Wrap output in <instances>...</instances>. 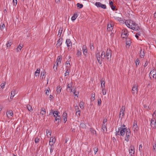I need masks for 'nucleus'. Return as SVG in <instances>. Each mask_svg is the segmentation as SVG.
Masks as SVG:
<instances>
[{
    "mask_svg": "<svg viewBox=\"0 0 156 156\" xmlns=\"http://www.w3.org/2000/svg\"><path fill=\"white\" fill-rule=\"evenodd\" d=\"M16 91L15 90H13L11 94V96L10 97V98L11 99H12L14 97Z\"/></svg>",
    "mask_w": 156,
    "mask_h": 156,
    "instance_id": "31",
    "label": "nucleus"
},
{
    "mask_svg": "<svg viewBox=\"0 0 156 156\" xmlns=\"http://www.w3.org/2000/svg\"><path fill=\"white\" fill-rule=\"evenodd\" d=\"M46 74V72L44 70L43 71H42L41 72V75L40 77L42 78V79L44 78L45 77L44 76Z\"/></svg>",
    "mask_w": 156,
    "mask_h": 156,
    "instance_id": "28",
    "label": "nucleus"
},
{
    "mask_svg": "<svg viewBox=\"0 0 156 156\" xmlns=\"http://www.w3.org/2000/svg\"><path fill=\"white\" fill-rule=\"evenodd\" d=\"M140 35V33H137L136 34L135 36L137 39H138L139 36Z\"/></svg>",
    "mask_w": 156,
    "mask_h": 156,
    "instance_id": "58",
    "label": "nucleus"
},
{
    "mask_svg": "<svg viewBox=\"0 0 156 156\" xmlns=\"http://www.w3.org/2000/svg\"><path fill=\"white\" fill-rule=\"evenodd\" d=\"M152 116L153 118H155L156 117V110L154 111L153 115Z\"/></svg>",
    "mask_w": 156,
    "mask_h": 156,
    "instance_id": "56",
    "label": "nucleus"
},
{
    "mask_svg": "<svg viewBox=\"0 0 156 156\" xmlns=\"http://www.w3.org/2000/svg\"><path fill=\"white\" fill-rule=\"evenodd\" d=\"M27 108L28 110L30 112L33 111V109L32 107L30 105H27Z\"/></svg>",
    "mask_w": 156,
    "mask_h": 156,
    "instance_id": "35",
    "label": "nucleus"
},
{
    "mask_svg": "<svg viewBox=\"0 0 156 156\" xmlns=\"http://www.w3.org/2000/svg\"><path fill=\"white\" fill-rule=\"evenodd\" d=\"M101 99H98V105H100L101 104Z\"/></svg>",
    "mask_w": 156,
    "mask_h": 156,
    "instance_id": "62",
    "label": "nucleus"
},
{
    "mask_svg": "<svg viewBox=\"0 0 156 156\" xmlns=\"http://www.w3.org/2000/svg\"><path fill=\"white\" fill-rule=\"evenodd\" d=\"M128 129L126 128V127L124 124L121 125L120 127L118 128L117 130H116L115 133L116 136H124L126 133Z\"/></svg>",
    "mask_w": 156,
    "mask_h": 156,
    "instance_id": "2",
    "label": "nucleus"
},
{
    "mask_svg": "<svg viewBox=\"0 0 156 156\" xmlns=\"http://www.w3.org/2000/svg\"><path fill=\"white\" fill-rule=\"evenodd\" d=\"M80 107L81 108H83V102L81 101L80 105H79Z\"/></svg>",
    "mask_w": 156,
    "mask_h": 156,
    "instance_id": "50",
    "label": "nucleus"
},
{
    "mask_svg": "<svg viewBox=\"0 0 156 156\" xmlns=\"http://www.w3.org/2000/svg\"><path fill=\"white\" fill-rule=\"evenodd\" d=\"M13 5L15 6L17 4V0H13Z\"/></svg>",
    "mask_w": 156,
    "mask_h": 156,
    "instance_id": "53",
    "label": "nucleus"
},
{
    "mask_svg": "<svg viewBox=\"0 0 156 156\" xmlns=\"http://www.w3.org/2000/svg\"><path fill=\"white\" fill-rule=\"evenodd\" d=\"M150 76H153V78H156V69H153L150 73Z\"/></svg>",
    "mask_w": 156,
    "mask_h": 156,
    "instance_id": "15",
    "label": "nucleus"
},
{
    "mask_svg": "<svg viewBox=\"0 0 156 156\" xmlns=\"http://www.w3.org/2000/svg\"><path fill=\"white\" fill-rule=\"evenodd\" d=\"M62 88L60 86H58L57 88L56 91L58 94H60L61 92Z\"/></svg>",
    "mask_w": 156,
    "mask_h": 156,
    "instance_id": "36",
    "label": "nucleus"
},
{
    "mask_svg": "<svg viewBox=\"0 0 156 156\" xmlns=\"http://www.w3.org/2000/svg\"><path fill=\"white\" fill-rule=\"evenodd\" d=\"M52 112V113H53V115L54 117H55L56 116H60L59 115L60 114V112L57 111H53L52 109H51V112H50L49 115H50V113L51 112Z\"/></svg>",
    "mask_w": 156,
    "mask_h": 156,
    "instance_id": "18",
    "label": "nucleus"
},
{
    "mask_svg": "<svg viewBox=\"0 0 156 156\" xmlns=\"http://www.w3.org/2000/svg\"><path fill=\"white\" fill-rule=\"evenodd\" d=\"M95 5L98 7H101L103 9H105L106 6L105 5L102 4L100 2H97L95 3Z\"/></svg>",
    "mask_w": 156,
    "mask_h": 156,
    "instance_id": "12",
    "label": "nucleus"
},
{
    "mask_svg": "<svg viewBox=\"0 0 156 156\" xmlns=\"http://www.w3.org/2000/svg\"><path fill=\"white\" fill-rule=\"evenodd\" d=\"M109 5H110V6H111L112 5H113V2L112 1H111L109 2Z\"/></svg>",
    "mask_w": 156,
    "mask_h": 156,
    "instance_id": "63",
    "label": "nucleus"
},
{
    "mask_svg": "<svg viewBox=\"0 0 156 156\" xmlns=\"http://www.w3.org/2000/svg\"><path fill=\"white\" fill-rule=\"evenodd\" d=\"M140 61L138 58H137L136 61V66H138L140 63Z\"/></svg>",
    "mask_w": 156,
    "mask_h": 156,
    "instance_id": "46",
    "label": "nucleus"
},
{
    "mask_svg": "<svg viewBox=\"0 0 156 156\" xmlns=\"http://www.w3.org/2000/svg\"><path fill=\"white\" fill-rule=\"evenodd\" d=\"M73 85V82H71L70 83H69L67 84L66 90L67 92H71L72 90V87Z\"/></svg>",
    "mask_w": 156,
    "mask_h": 156,
    "instance_id": "13",
    "label": "nucleus"
},
{
    "mask_svg": "<svg viewBox=\"0 0 156 156\" xmlns=\"http://www.w3.org/2000/svg\"><path fill=\"white\" fill-rule=\"evenodd\" d=\"M80 127L82 129H86V124L84 123H81L80 124Z\"/></svg>",
    "mask_w": 156,
    "mask_h": 156,
    "instance_id": "34",
    "label": "nucleus"
},
{
    "mask_svg": "<svg viewBox=\"0 0 156 156\" xmlns=\"http://www.w3.org/2000/svg\"><path fill=\"white\" fill-rule=\"evenodd\" d=\"M113 25L112 23H109L108 24L107 29L108 31H111L113 29Z\"/></svg>",
    "mask_w": 156,
    "mask_h": 156,
    "instance_id": "17",
    "label": "nucleus"
},
{
    "mask_svg": "<svg viewBox=\"0 0 156 156\" xmlns=\"http://www.w3.org/2000/svg\"><path fill=\"white\" fill-rule=\"evenodd\" d=\"M144 49L143 51H142V49L141 48L140 50V57L141 58H144Z\"/></svg>",
    "mask_w": 156,
    "mask_h": 156,
    "instance_id": "26",
    "label": "nucleus"
},
{
    "mask_svg": "<svg viewBox=\"0 0 156 156\" xmlns=\"http://www.w3.org/2000/svg\"><path fill=\"white\" fill-rule=\"evenodd\" d=\"M131 43L130 39L129 38H127L126 39V44L127 45L130 46Z\"/></svg>",
    "mask_w": 156,
    "mask_h": 156,
    "instance_id": "33",
    "label": "nucleus"
},
{
    "mask_svg": "<svg viewBox=\"0 0 156 156\" xmlns=\"http://www.w3.org/2000/svg\"><path fill=\"white\" fill-rule=\"evenodd\" d=\"M55 117V122H57V123H58L59 122L61 121V117L60 116H58ZM57 124V123H56Z\"/></svg>",
    "mask_w": 156,
    "mask_h": 156,
    "instance_id": "23",
    "label": "nucleus"
},
{
    "mask_svg": "<svg viewBox=\"0 0 156 156\" xmlns=\"http://www.w3.org/2000/svg\"><path fill=\"white\" fill-rule=\"evenodd\" d=\"M131 135V133L130 130L129 129H128V130L127 131L126 133V136L125 138V140L127 142L129 141Z\"/></svg>",
    "mask_w": 156,
    "mask_h": 156,
    "instance_id": "5",
    "label": "nucleus"
},
{
    "mask_svg": "<svg viewBox=\"0 0 156 156\" xmlns=\"http://www.w3.org/2000/svg\"><path fill=\"white\" fill-rule=\"evenodd\" d=\"M39 141V139L38 137H36L35 139V142L36 143H37Z\"/></svg>",
    "mask_w": 156,
    "mask_h": 156,
    "instance_id": "54",
    "label": "nucleus"
},
{
    "mask_svg": "<svg viewBox=\"0 0 156 156\" xmlns=\"http://www.w3.org/2000/svg\"><path fill=\"white\" fill-rule=\"evenodd\" d=\"M125 109V107L124 106H122L119 112V118H121V119H122V118L123 117L124 114Z\"/></svg>",
    "mask_w": 156,
    "mask_h": 156,
    "instance_id": "7",
    "label": "nucleus"
},
{
    "mask_svg": "<svg viewBox=\"0 0 156 156\" xmlns=\"http://www.w3.org/2000/svg\"><path fill=\"white\" fill-rule=\"evenodd\" d=\"M62 56L60 55L58 57L56 62H57V63L58 64V62H59L60 63L62 61Z\"/></svg>",
    "mask_w": 156,
    "mask_h": 156,
    "instance_id": "32",
    "label": "nucleus"
},
{
    "mask_svg": "<svg viewBox=\"0 0 156 156\" xmlns=\"http://www.w3.org/2000/svg\"><path fill=\"white\" fill-rule=\"evenodd\" d=\"M96 57L98 63L101 64L102 62L104 61L105 58H106L105 53L104 51H102L100 55L99 52H97L96 53Z\"/></svg>",
    "mask_w": 156,
    "mask_h": 156,
    "instance_id": "3",
    "label": "nucleus"
},
{
    "mask_svg": "<svg viewBox=\"0 0 156 156\" xmlns=\"http://www.w3.org/2000/svg\"><path fill=\"white\" fill-rule=\"evenodd\" d=\"M95 94L94 93V94L92 93L91 94V97L90 98L91 101H93L94 100V99H95Z\"/></svg>",
    "mask_w": 156,
    "mask_h": 156,
    "instance_id": "41",
    "label": "nucleus"
},
{
    "mask_svg": "<svg viewBox=\"0 0 156 156\" xmlns=\"http://www.w3.org/2000/svg\"><path fill=\"white\" fill-rule=\"evenodd\" d=\"M62 30H59L58 31V35H59V37L61 35V34L62 33Z\"/></svg>",
    "mask_w": 156,
    "mask_h": 156,
    "instance_id": "59",
    "label": "nucleus"
},
{
    "mask_svg": "<svg viewBox=\"0 0 156 156\" xmlns=\"http://www.w3.org/2000/svg\"><path fill=\"white\" fill-rule=\"evenodd\" d=\"M54 149V147H51V148H50V153H52V152H53V150Z\"/></svg>",
    "mask_w": 156,
    "mask_h": 156,
    "instance_id": "64",
    "label": "nucleus"
},
{
    "mask_svg": "<svg viewBox=\"0 0 156 156\" xmlns=\"http://www.w3.org/2000/svg\"><path fill=\"white\" fill-rule=\"evenodd\" d=\"M12 43V41L11 40H9L8 41V43L6 44L7 47H10Z\"/></svg>",
    "mask_w": 156,
    "mask_h": 156,
    "instance_id": "37",
    "label": "nucleus"
},
{
    "mask_svg": "<svg viewBox=\"0 0 156 156\" xmlns=\"http://www.w3.org/2000/svg\"><path fill=\"white\" fill-rule=\"evenodd\" d=\"M125 23L128 27L134 30L137 31L140 29L138 25L132 20H127L126 21Z\"/></svg>",
    "mask_w": 156,
    "mask_h": 156,
    "instance_id": "1",
    "label": "nucleus"
},
{
    "mask_svg": "<svg viewBox=\"0 0 156 156\" xmlns=\"http://www.w3.org/2000/svg\"><path fill=\"white\" fill-rule=\"evenodd\" d=\"M23 47V44L21 43H20V44L18 45L16 48L17 52H20L21 51V49Z\"/></svg>",
    "mask_w": 156,
    "mask_h": 156,
    "instance_id": "20",
    "label": "nucleus"
},
{
    "mask_svg": "<svg viewBox=\"0 0 156 156\" xmlns=\"http://www.w3.org/2000/svg\"><path fill=\"white\" fill-rule=\"evenodd\" d=\"M107 122V119H103V124H105V123Z\"/></svg>",
    "mask_w": 156,
    "mask_h": 156,
    "instance_id": "60",
    "label": "nucleus"
},
{
    "mask_svg": "<svg viewBox=\"0 0 156 156\" xmlns=\"http://www.w3.org/2000/svg\"><path fill=\"white\" fill-rule=\"evenodd\" d=\"M83 52L84 55L86 56V53H87V47L83 45L82 47Z\"/></svg>",
    "mask_w": 156,
    "mask_h": 156,
    "instance_id": "24",
    "label": "nucleus"
},
{
    "mask_svg": "<svg viewBox=\"0 0 156 156\" xmlns=\"http://www.w3.org/2000/svg\"><path fill=\"white\" fill-rule=\"evenodd\" d=\"M101 129L102 130V132L103 133H106L107 131V128L106 125L103 124L102 126Z\"/></svg>",
    "mask_w": 156,
    "mask_h": 156,
    "instance_id": "25",
    "label": "nucleus"
},
{
    "mask_svg": "<svg viewBox=\"0 0 156 156\" xmlns=\"http://www.w3.org/2000/svg\"><path fill=\"white\" fill-rule=\"evenodd\" d=\"M113 17L114 18V19L120 21L122 20V19L120 17L115 16H114Z\"/></svg>",
    "mask_w": 156,
    "mask_h": 156,
    "instance_id": "42",
    "label": "nucleus"
},
{
    "mask_svg": "<svg viewBox=\"0 0 156 156\" xmlns=\"http://www.w3.org/2000/svg\"><path fill=\"white\" fill-rule=\"evenodd\" d=\"M151 125L152 129H155L156 127V119L155 118H153L151 120Z\"/></svg>",
    "mask_w": 156,
    "mask_h": 156,
    "instance_id": "8",
    "label": "nucleus"
},
{
    "mask_svg": "<svg viewBox=\"0 0 156 156\" xmlns=\"http://www.w3.org/2000/svg\"><path fill=\"white\" fill-rule=\"evenodd\" d=\"M55 142L52 143L49 141V145L51 146V147H54V144Z\"/></svg>",
    "mask_w": 156,
    "mask_h": 156,
    "instance_id": "47",
    "label": "nucleus"
},
{
    "mask_svg": "<svg viewBox=\"0 0 156 156\" xmlns=\"http://www.w3.org/2000/svg\"><path fill=\"white\" fill-rule=\"evenodd\" d=\"M5 25L4 24H2V25H0V29L2 31L5 28Z\"/></svg>",
    "mask_w": 156,
    "mask_h": 156,
    "instance_id": "52",
    "label": "nucleus"
},
{
    "mask_svg": "<svg viewBox=\"0 0 156 156\" xmlns=\"http://www.w3.org/2000/svg\"><path fill=\"white\" fill-rule=\"evenodd\" d=\"M100 82L101 85V88H103V87H104V88H105V81L104 79H102L100 81Z\"/></svg>",
    "mask_w": 156,
    "mask_h": 156,
    "instance_id": "27",
    "label": "nucleus"
},
{
    "mask_svg": "<svg viewBox=\"0 0 156 156\" xmlns=\"http://www.w3.org/2000/svg\"><path fill=\"white\" fill-rule=\"evenodd\" d=\"M69 76V72L68 73H65V76H67V77H66V78H67V77L68 76Z\"/></svg>",
    "mask_w": 156,
    "mask_h": 156,
    "instance_id": "61",
    "label": "nucleus"
},
{
    "mask_svg": "<svg viewBox=\"0 0 156 156\" xmlns=\"http://www.w3.org/2000/svg\"><path fill=\"white\" fill-rule=\"evenodd\" d=\"M81 50L78 49L77 50V53L76 54L77 56L79 58L81 57Z\"/></svg>",
    "mask_w": 156,
    "mask_h": 156,
    "instance_id": "29",
    "label": "nucleus"
},
{
    "mask_svg": "<svg viewBox=\"0 0 156 156\" xmlns=\"http://www.w3.org/2000/svg\"><path fill=\"white\" fill-rule=\"evenodd\" d=\"M132 129L134 132H137L139 129V128L137 126V123L136 121L134 120L133 122V126L132 127Z\"/></svg>",
    "mask_w": 156,
    "mask_h": 156,
    "instance_id": "11",
    "label": "nucleus"
},
{
    "mask_svg": "<svg viewBox=\"0 0 156 156\" xmlns=\"http://www.w3.org/2000/svg\"><path fill=\"white\" fill-rule=\"evenodd\" d=\"M5 83H2L0 86V87H1V88H2V89L5 88Z\"/></svg>",
    "mask_w": 156,
    "mask_h": 156,
    "instance_id": "48",
    "label": "nucleus"
},
{
    "mask_svg": "<svg viewBox=\"0 0 156 156\" xmlns=\"http://www.w3.org/2000/svg\"><path fill=\"white\" fill-rule=\"evenodd\" d=\"M112 55V50L110 49H108L105 53L106 59L108 61L111 60Z\"/></svg>",
    "mask_w": 156,
    "mask_h": 156,
    "instance_id": "4",
    "label": "nucleus"
},
{
    "mask_svg": "<svg viewBox=\"0 0 156 156\" xmlns=\"http://www.w3.org/2000/svg\"><path fill=\"white\" fill-rule=\"evenodd\" d=\"M66 44L68 49H71L72 46V43L70 39H67L66 40Z\"/></svg>",
    "mask_w": 156,
    "mask_h": 156,
    "instance_id": "14",
    "label": "nucleus"
},
{
    "mask_svg": "<svg viewBox=\"0 0 156 156\" xmlns=\"http://www.w3.org/2000/svg\"><path fill=\"white\" fill-rule=\"evenodd\" d=\"M6 115L7 118H11L10 116L13 117V114L12 111L11 110H8L6 112Z\"/></svg>",
    "mask_w": 156,
    "mask_h": 156,
    "instance_id": "16",
    "label": "nucleus"
},
{
    "mask_svg": "<svg viewBox=\"0 0 156 156\" xmlns=\"http://www.w3.org/2000/svg\"><path fill=\"white\" fill-rule=\"evenodd\" d=\"M75 111L76 112L80 111L79 107L77 105H76L74 106Z\"/></svg>",
    "mask_w": 156,
    "mask_h": 156,
    "instance_id": "44",
    "label": "nucleus"
},
{
    "mask_svg": "<svg viewBox=\"0 0 156 156\" xmlns=\"http://www.w3.org/2000/svg\"><path fill=\"white\" fill-rule=\"evenodd\" d=\"M67 114L66 112H64L62 115V118L64 120L65 123L67 120Z\"/></svg>",
    "mask_w": 156,
    "mask_h": 156,
    "instance_id": "22",
    "label": "nucleus"
},
{
    "mask_svg": "<svg viewBox=\"0 0 156 156\" xmlns=\"http://www.w3.org/2000/svg\"><path fill=\"white\" fill-rule=\"evenodd\" d=\"M49 141L52 143L55 142L56 139L55 138L51 137L50 138Z\"/></svg>",
    "mask_w": 156,
    "mask_h": 156,
    "instance_id": "45",
    "label": "nucleus"
},
{
    "mask_svg": "<svg viewBox=\"0 0 156 156\" xmlns=\"http://www.w3.org/2000/svg\"><path fill=\"white\" fill-rule=\"evenodd\" d=\"M77 17V15L76 14H74L71 18V20L72 21L75 20Z\"/></svg>",
    "mask_w": 156,
    "mask_h": 156,
    "instance_id": "39",
    "label": "nucleus"
},
{
    "mask_svg": "<svg viewBox=\"0 0 156 156\" xmlns=\"http://www.w3.org/2000/svg\"><path fill=\"white\" fill-rule=\"evenodd\" d=\"M58 64V63H57L56 65H54V66H53V69L55 71L56 70H57Z\"/></svg>",
    "mask_w": 156,
    "mask_h": 156,
    "instance_id": "51",
    "label": "nucleus"
},
{
    "mask_svg": "<svg viewBox=\"0 0 156 156\" xmlns=\"http://www.w3.org/2000/svg\"><path fill=\"white\" fill-rule=\"evenodd\" d=\"M40 114H41L43 116H43L44 115H45L46 114V111L45 109L44 108H42L41 110L40 111Z\"/></svg>",
    "mask_w": 156,
    "mask_h": 156,
    "instance_id": "21",
    "label": "nucleus"
},
{
    "mask_svg": "<svg viewBox=\"0 0 156 156\" xmlns=\"http://www.w3.org/2000/svg\"><path fill=\"white\" fill-rule=\"evenodd\" d=\"M94 152L95 154H96L98 151V148L97 147H95L94 148Z\"/></svg>",
    "mask_w": 156,
    "mask_h": 156,
    "instance_id": "57",
    "label": "nucleus"
},
{
    "mask_svg": "<svg viewBox=\"0 0 156 156\" xmlns=\"http://www.w3.org/2000/svg\"><path fill=\"white\" fill-rule=\"evenodd\" d=\"M142 145L141 144H140L139 146V150L141 152L142 150Z\"/></svg>",
    "mask_w": 156,
    "mask_h": 156,
    "instance_id": "55",
    "label": "nucleus"
},
{
    "mask_svg": "<svg viewBox=\"0 0 156 156\" xmlns=\"http://www.w3.org/2000/svg\"><path fill=\"white\" fill-rule=\"evenodd\" d=\"M62 39L61 38H60L57 41V48H59L60 46L62 45Z\"/></svg>",
    "mask_w": 156,
    "mask_h": 156,
    "instance_id": "19",
    "label": "nucleus"
},
{
    "mask_svg": "<svg viewBox=\"0 0 156 156\" xmlns=\"http://www.w3.org/2000/svg\"><path fill=\"white\" fill-rule=\"evenodd\" d=\"M128 31L127 29H124L122 30L121 37L122 38H126L128 36Z\"/></svg>",
    "mask_w": 156,
    "mask_h": 156,
    "instance_id": "6",
    "label": "nucleus"
},
{
    "mask_svg": "<svg viewBox=\"0 0 156 156\" xmlns=\"http://www.w3.org/2000/svg\"><path fill=\"white\" fill-rule=\"evenodd\" d=\"M138 86L136 84L133 85L132 90V93L133 94H134L135 93L137 94L138 93L137 90Z\"/></svg>",
    "mask_w": 156,
    "mask_h": 156,
    "instance_id": "10",
    "label": "nucleus"
},
{
    "mask_svg": "<svg viewBox=\"0 0 156 156\" xmlns=\"http://www.w3.org/2000/svg\"><path fill=\"white\" fill-rule=\"evenodd\" d=\"M129 152L130 156H133L134 155L135 150L133 146L132 145L130 146L129 149Z\"/></svg>",
    "mask_w": 156,
    "mask_h": 156,
    "instance_id": "9",
    "label": "nucleus"
},
{
    "mask_svg": "<svg viewBox=\"0 0 156 156\" xmlns=\"http://www.w3.org/2000/svg\"><path fill=\"white\" fill-rule=\"evenodd\" d=\"M46 136L47 137H49V135L51 136V131L50 130L47 129L46 130Z\"/></svg>",
    "mask_w": 156,
    "mask_h": 156,
    "instance_id": "38",
    "label": "nucleus"
},
{
    "mask_svg": "<svg viewBox=\"0 0 156 156\" xmlns=\"http://www.w3.org/2000/svg\"><path fill=\"white\" fill-rule=\"evenodd\" d=\"M90 130L91 133H92L93 135H96V131L92 128H90Z\"/></svg>",
    "mask_w": 156,
    "mask_h": 156,
    "instance_id": "30",
    "label": "nucleus"
},
{
    "mask_svg": "<svg viewBox=\"0 0 156 156\" xmlns=\"http://www.w3.org/2000/svg\"><path fill=\"white\" fill-rule=\"evenodd\" d=\"M102 89V93L103 94V95H105L106 94V90L105 89V88H104V87H103V88H101Z\"/></svg>",
    "mask_w": 156,
    "mask_h": 156,
    "instance_id": "43",
    "label": "nucleus"
},
{
    "mask_svg": "<svg viewBox=\"0 0 156 156\" xmlns=\"http://www.w3.org/2000/svg\"><path fill=\"white\" fill-rule=\"evenodd\" d=\"M80 111L76 112V115H77L78 117H79L80 115Z\"/></svg>",
    "mask_w": 156,
    "mask_h": 156,
    "instance_id": "49",
    "label": "nucleus"
},
{
    "mask_svg": "<svg viewBox=\"0 0 156 156\" xmlns=\"http://www.w3.org/2000/svg\"><path fill=\"white\" fill-rule=\"evenodd\" d=\"M76 6L77 7L80 9L82 8L83 7V5L82 4H80V3H77L76 4Z\"/></svg>",
    "mask_w": 156,
    "mask_h": 156,
    "instance_id": "40",
    "label": "nucleus"
}]
</instances>
